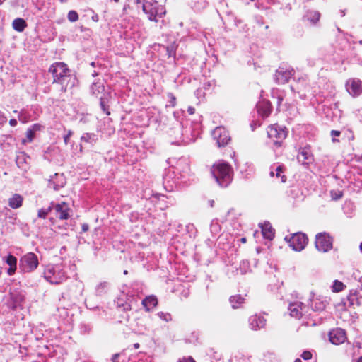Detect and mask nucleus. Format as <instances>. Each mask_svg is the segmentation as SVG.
Masks as SVG:
<instances>
[{"label": "nucleus", "instance_id": "43", "mask_svg": "<svg viewBox=\"0 0 362 362\" xmlns=\"http://www.w3.org/2000/svg\"><path fill=\"white\" fill-rule=\"evenodd\" d=\"M119 356V354H115L112 357V362H118V358Z\"/></svg>", "mask_w": 362, "mask_h": 362}, {"label": "nucleus", "instance_id": "33", "mask_svg": "<svg viewBox=\"0 0 362 362\" xmlns=\"http://www.w3.org/2000/svg\"><path fill=\"white\" fill-rule=\"evenodd\" d=\"M158 316L160 319L166 322H170L172 320V316L169 313L159 312L158 313Z\"/></svg>", "mask_w": 362, "mask_h": 362}, {"label": "nucleus", "instance_id": "44", "mask_svg": "<svg viewBox=\"0 0 362 362\" xmlns=\"http://www.w3.org/2000/svg\"><path fill=\"white\" fill-rule=\"evenodd\" d=\"M182 295L185 298H187L189 296V290L188 288L183 290Z\"/></svg>", "mask_w": 362, "mask_h": 362}, {"label": "nucleus", "instance_id": "4", "mask_svg": "<svg viewBox=\"0 0 362 362\" xmlns=\"http://www.w3.org/2000/svg\"><path fill=\"white\" fill-rule=\"evenodd\" d=\"M267 133L273 145L276 148L282 146L287 136L286 128L276 124L269 125L267 129Z\"/></svg>", "mask_w": 362, "mask_h": 362}, {"label": "nucleus", "instance_id": "38", "mask_svg": "<svg viewBox=\"0 0 362 362\" xmlns=\"http://www.w3.org/2000/svg\"><path fill=\"white\" fill-rule=\"evenodd\" d=\"M168 96L170 98V103L171 106L172 107H175L176 105V98H175V96L173 94H172V93H170L168 95Z\"/></svg>", "mask_w": 362, "mask_h": 362}, {"label": "nucleus", "instance_id": "48", "mask_svg": "<svg viewBox=\"0 0 362 362\" xmlns=\"http://www.w3.org/2000/svg\"><path fill=\"white\" fill-rule=\"evenodd\" d=\"M40 125L38 124H35L33 126V130H34V132H35V131L40 130Z\"/></svg>", "mask_w": 362, "mask_h": 362}, {"label": "nucleus", "instance_id": "8", "mask_svg": "<svg viewBox=\"0 0 362 362\" xmlns=\"http://www.w3.org/2000/svg\"><path fill=\"white\" fill-rule=\"evenodd\" d=\"M308 238L303 233H296L291 235L288 240L289 246L296 251H300L308 243Z\"/></svg>", "mask_w": 362, "mask_h": 362}, {"label": "nucleus", "instance_id": "23", "mask_svg": "<svg viewBox=\"0 0 362 362\" xmlns=\"http://www.w3.org/2000/svg\"><path fill=\"white\" fill-rule=\"evenodd\" d=\"M12 26L16 31L23 32L27 27V23L24 19L18 18L13 20Z\"/></svg>", "mask_w": 362, "mask_h": 362}, {"label": "nucleus", "instance_id": "16", "mask_svg": "<svg viewBox=\"0 0 362 362\" xmlns=\"http://www.w3.org/2000/svg\"><path fill=\"white\" fill-rule=\"evenodd\" d=\"M350 93L354 97H357L362 93V82L359 79H350L348 82Z\"/></svg>", "mask_w": 362, "mask_h": 362}, {"label": "nucleus", "instance_id": "17", "mask_svg": "<svg viewBox=\"0 0 362 362\" xmlns=\"http://www.w3.org/2000/svg\"><path fill=\"white\" fill-rule=\"evenodd\" d=\"M262 233L264 238L272 240L275 235V230L272 227L269 223H264L260 225Z\"/></svg>", "mask_w": 362, "mask_h": 362}, {"label": "nucleus", "instance_id": "30", "mask_svg": "<svg viewBox=\"0 0 362 362\" xmlns=\"http://www.w3.org/2000/svg\"><path fill=\"white\" fill-rule=\"evenodd\" d=\"M108 100L107 98L100 97V105L103 111L107 115H110V112L109 110V106L107 105Z\"/></svg>", "mask_w": 362, "mask_h": 362}, {"label": "nucleus", "instance_id": "28", "mask_svg": "<svg viewBox=\"0 0 362 362\" xmlns=\"http://www.w3.org/2000/svg\"><path fill=\"white\" fill-rule=\"evenodd\" d=\"M306 18L308 21L315 24L320 20V14L318 11H310L308 12Z\"/></svg>", "mask_w": 362, "mask_h": 362}, {"label": "nucleus", "instance_id": "45", "mask_svg": "<svg viewBox=\"0 0 362 362\" xmlns=\"http://www.w3.org/2000/svg\"><path fill=\"white\" fill-rule=\"evenodd\" d=\"M9 124L12 127H15L17 124V120L16 119H11L9 120Z\"/></svg>", "mask_w": 362, "mask_h": 362}, {"label": "nucleus", "instance_id": "29", "mask_svg": "<svg viewBox=\"0 0 362 362\" xmlns=\"http://www.w3.org/2000/svg\"><path fill=\"white\" fill-rule=\"evenodd\" d=\"M346 286L343 282L338 280H334L332 286V291L334 293H339L342 291L345 288Z\"/></svg>", "mask_w": 362, "mask_h": 362}, {"label": "nucleus", "instance_id": "11", "mask_svg": "<svg viewBox=\"0 0 362 362\" xmlns=\"http://www.w3.org/2000/svg\"><path fill=\"white\" fill-rule=\"evenodd\" d=\"M45 279L52 284H59L66 279V275L63 270L56 272L55 270L49 269L45 273Z\"/></svg>", "mask_w": 362, "mask_h": 362}, {"label": "nucleus", "instance_id": "19", "mask_svg": "<svg viewBox=\"0 0 362 362\" xmlns=\"http://www.w3.org/2000/svg\"><path fill=\"white\" fill-rule=\"evenodd\" d=\"M23 202V197L19 194H13L8 200V206L13 209L21 207Z\"/></svg>", "mask_w": 362, "mask_h": 362}, {"label": "nucleus", "instance_id": "22", "mask_svg": "<svg viewBox=\"0 0 362 362\" xmlns=\"http://www.w3.org/2000/svg\"><path fill=\"white\" fill-rule=\"evenodd\" d=\"M14 307L20 305L25 300V296L21 291H13L10 293Z\"/></svg>", "mask_w": 362, "mask_h": 362}, {"label": "nucleus", "instance_id": "55", "mask_svg": "<svg viewBox=\"0 0 362 362\" xmlns=\"http://www.w3.org/2000/svg\"><path fill=\"white\" fill-rule=\"evenodd\" d=\"M294 362H302L300 358H296Z\"/></svg>", "mask_w": 362, "mask_h": 362}, {"label": "nucleus", "instance_id": "1", "mask_svg": "<svg viewBox=\"0 0 362 362\" xmlns=\"http://www.w3.org/2000/svg\"><path fill=\"white\" fill-rule=\"evenodd\" d=\"M49 72L52 75V83L59 84L62 92L65 93L68 89L74 87V78H72L66 64L55 62L49 68Z\"/></svg>", "mask_w": 362, "mask_h": 362}, {"label": "nucleus", "instance_id": "40", "mask_svg": "<svg viewBox=\"0 0 362 362\" xmlns=\"http://www.w3.org/2000/svg\"><path fill=\"white\" fill-rule=\"evenodd\" d=\"M330 134L332 136H339L341 134V132L338 130H332Z\"/></svg>", "mask_w": 362, "mask_h": 362}, {"label": "nucleus", "instance_id": "7", "mask_svg": "<svg viewBox=\"0 0 362 362\" xmlns=\"http://www.w3.org/2000/svg\"><path fill=\"white\" fill-rule=\"evenodd\" d=\"M52 209L54 210L56 218L59 220H68L71 217V209L68 203L61 202L54 204L52 203Z\"/></svg>", "mask_w": 362, "mask_h": 362}, {"label": "nucleus", "instance_id": "12", "mask_svg": "<svg viewBox=\"0 0 362 362\" xmlns=\"http://www.w3.org/2000/svg\"><path fill=\"white\" fill-rule=\"evenodd\" d=\"M346 339V332L341 328L333 329L329 333V339L334 345L344 343Z\"/></svg>", "mask_w": 362, "mask_h": 362}, {"label": "nucleus", "instance_id": "14", "mask_svg": "<svg viewBox=\"0 0 362 362\" xmlns=\"http://www.w3.org/2000/svg\"><path fill=\"white\" fill-rule=\"evenodd\" d=\"M249 322L250 328L253 330H257L264 328L267 323L265 318L257 315L251 316L249 319Z\"/></svg>", "mask_w": 362, "mask_h": 362}, {"label": "nucleus", "instance_id": "34", "mask_svg": "<svg viewBox=\"0 0 362 362\" xmlns=\"http://www.w3.org/2000/svg\"><path fill=\"white\" fill-rule=\"evenodd\" d=\"M68 20L71 22H76L78 20V14L76 11H70L67 15Z\"/></svg>", "mask_w": 362, "mask_h": 362}, {"label": "nucleus", "instance_id": "25", "mask_svg": "<svg viewBox=\"0 0 362 362\" xmlns=\"http://www.w3.org/2000/svg\"><path fill=\"white\" fill-rule=\"evenodd\" d=\"M105 90V86L103 83L97 81L93 83L91 86V91L93 95L98 96Z\"/></svg>", "mask_w": 362, "mask_h": 362}, {"label": "nucleus", "instance_id": "31", "mask_svg": "<svg viewBox=\"0 0 362 362\" xmlns=\"http://www.w3.org/2000/svg\"><path fill=\"white\" fill-rule=\"evenodd\" d=\"M52 210V206H49L47 209H41L38 210L37 211V217L40 218L45 219L47 215L51 212Z\"/></svg>", "mask_w": 362, "mask_h": 362}, {"label": "nucleus", "instance_id": "58", "mask_svg": "<svg viewBox=\"0 0 362 362\" xmlns=\"http://www.w3.org/2000/svg\"><path fill=\"white\" fill-rule=\"evenodd\" d=\"M360 250H361V251L362 252V243H361V245H360Z\"/></svg>", "mask_w": 362, "mask_h": 362}, {"label": "nucleus", "instance_id": "35", "mask_svg": "<svg viewBox=\"0 0 362 362\" xmlns=\"http://www.w3.org/2000/svg\"><path fill=\"white\" fill-rule=\"evenodd\" d=\"M26 137H27L28 141L31 142L35 137L34 130L30 129H28L26 132Z\"/></svg>", "mask_w": 362, "mask_h": 362}, {"label": "nucleus", "instance_id": "21", "mask_svg": "<svg viewBox=\"0 0 362 362\" xmlns=\"http://www.w3.org/2000/svg\"><path fill=\"white\" fill-rule=\"evenodd\" d=\"M6 262L9 265L7 273L9 276H12L15 274L17 269V258L9 254L6 259Z\"/></svg>", "mask_w": 362, "mask_h": 362}, {"label": "nucleus", "instance_id": "15", "mask_svg": "<svg viewBox=\"0 0 362 362\" xmlns=\"http://www.w3.org/2000/svg\"><path fill=\"white\" fill-rule=\"evenodd\" d=\"M257 112L262 118L268 117L272 110V105L268 101H262L257 105Z\"/></svg>", "mask_w": 362, "mask_h": 362}, {"label": "nucleus", "instance_id": "51", "mask_svg": "<svg viewBox=\"0 0 362 362\" xmlns=\"http://www.w3.org/2000/svg\"><path fill=\"white\" fill-rule=\"evenodd\" d=\"M140 346L139 344V343H136L134 344V349H139Z\"/></svg>", "mask_w": 362, "mask_h": 362}, {"label": "nucleus", "instance_id": "20", "mask_svg": "<svg viewBox=\"0 0 362 362\" xmlns=\"http://www.w3.org/2000/svg\"><path fill=\"white\" fill-rule=\"evenodd\" d=\"M142 305L144 307L146 312L156 307L158 305V299L154 296H149L146 297L141 302Z\"/></svg>", "mask_w": 362, "mask_h": 362}, {"label": "nucleus", "instance_id": "52", "mask_svg": "<svg viewBox=\"0 0 362 362\" xmlns=\"http://www.w3.org/2000/svg\"><path fill=\"white\" fill-rule=\"evenodd\" d=\"M127 8H129V5H125L123 8V10L124 11H126Z\"/></svg>", "mask_w": 362, "mask_h": 362}, {"label": "nucleus", "instance_id": "13", "mask_svg": "<svg viewBox=\"0 0 362 362\" xmlns=\"http://www.w3.org/2000/svg\"><path fill=\"white\" fill-rule=\"evenodd\" d=\"M362 300V288H351L349 291V293L347 296V300L349 301V305L354 308L358 307L361 304Z\"/></svg>", "mask_w": 362, "mask_h": 362}, {"label": "nucleus", "instance_id": "49", "mask_svg": "<svg viewBox=\"0 0 362 362\" xmlns=\"http://www.w3.org/2000/svg\"><path fill=\"white\" fill-rule=\"evenodd\" d=\"M240 241L242 243H247V238L245 237H243V238H240Z\"/></svg>", "mask_w": 362, "mask_h": 362}, {"label": "nucleus", "instance_id": "54", "mask_svg": "<svg viewBox=\"0 0 362 362\" xmlns=\"http://www.w3.org/2000/svg\"><path fill=\"white\" fill-rule=\"evenodd\" d=\"M61 3H66L68 0H59Z\"/></svg>", "mask_w": 362, "mask_h": 362}, {"label": "nucleus", "instance_id": "57", "mask_svg": "<svg viewBox=\"0 0 362 362\" xmlns=\"http://www.w3.org/2000/svg\"><path fill=\"white\" fill-rule=\"evenodd\" d=\"M210 205H211V206H214V201H211V202H210Z\"/></svg>", "mask_w": 362, "mask_h": 362}, {"label": "nucleus", "instance_id": "32", "mask_svg": "<svg viewBox=\"0 0 362 362\" xmlns=\"http://www.w3.org/2000/svg\"><path fill=\"white\" fill-rule=\"evenodd\" d=\"M331 197L333 200H338L341 199L343 196V192L339 189L331 190L330 192Z\"/></svg>", "mask_w": 362, "mask_h": 362}, {"label": "nucleus", "instance_id": "5", "mask_svg": "<svg viewBox=\"0 0 362 362\" xmlns=\"http://www.w3.org/2000/svg\"><path fill=\"white\" fill-rule=\"evenodd\" d=\"M315 245L318 251L327 252L333 247V238L327 233H319L315 236Z\"/></svg>", "mask_w": 362, "mask_h": 362}, {"label": "nucleus", "instance_id": "59", "mask_svg": "<svg viewBox=\"0 0 362 362\" xmlns=\"http://www.w3.org/2000/svg\"><path fill=\"white\" fill-rule=\"evenodd\" d=\"M115 2L118 3L119 0H113Z\"/></svg>", "mask_w": 362, "mask_h": 362}, {"label": "nucleus", "instance_id": "27", "mask_svg": "<svg viewBox=\"0 0 362 362\" xmlns=\"http://www.w3.org/2000/svg\"><path fill=\"white\" fill-rule=\"evenodd\" d=\"M245 299L240 295H235L232 296L230 298V302L233 308H237L239 305H241L244 303Z\"/></svg>", "mask_w": 362, "mask_h": 362}, {"label": "nucleus", "instance_id": "24", "mask_svg": "<svg viewBox=\"0 0 362 362\" xmlns=\"http://www.w3.org/2000/svg\"><path fill=\"white\" fill-rule=\"evenodd\" d=\"M299 158H302V162L305 164H309L313 160L310 151L305 148L300 151Z\"/></svg>", "mask_w": 362, "mask_h": 362}, {"label": "nucleus", "instance_id": "47", "mask_svg": "<svg viewBox=\"0 0 362 362\" xmlns=\"http://www.w3.org/2000/svg\"><path fill=\"white\" fill-rule=\"evenodd\" d=\"M124 310L129 311L132 309V307L129 304L123 305Z\"/></svg>", "mask_w": 362, "mask_h": 362}, {"label": "nucleus", "instance_id": "46", "mask_svg": "<svg viewBox=\"0 0 362 362\" xmlns=\"http://www.w3.org/2000/svg\"><path fill=\"white\" fill-rule=\"evenodd\" d=\"M187 112L189 115H193L195 112V109L192 107H189L187 109Z\"/></svg>", "mask_w": 362, "mask_h": 362}, {"label": "nucleus", "instance_id": "36", "mask_svg": "<svg viewBox=\"0 0 362 362\" xmlns=\"http://www.w3.org/2000/svg\"><path fill=\"white\" fill-rule=\"evenodd\" d=\"M312 353L309 351H304L300 355L304 360H310L312 358Z\"/></svg>", "mask_w": 362, "mask_h": 362}, {"label": "nucleus", "instance_id": "41", "mask_svg": "<svg viewBox=\"0 0 362 362\" xmlns=\"http://www.w3.org/2000/svg\"><path fill=\"white\" fill-rule=\"evenodd\" d=\"M90 139V134H86L85 135H83L81 137V140L85 142H88Z\"/></svg>", "mask_w": 362, "mask_h": 362}, {"label": "nucleus", "instance_id": "37", "mask_svg": "<svg viewBox=\"0 0 362 362\" xmlns=\"http://www.w3.org/2000/svg\"><path fill=\"white\" fill-rule=\"evenodd\" d=\"M178 362H196L192 356L183 357Z\"/></svg>", "mask_w": 362, "mask_h": 362}, {"label": "nucleus", "instance_id": "50", "mask_svg": "<svg viewBox=\"0 0 362 362\" xmlns=\"http://www.w3.org/2000/svg\"><path fill=\"white\" fill-rule=\"evenodd\" d=\"M275 173H276V172L274 173V171L272 170V171L269 173V175H270V177H273L275 175Z\"/></svg>", "mask_w": 362, "mask_h": 362}, {"label": "nucleus", "instance_id": "2", "mask_svg": "<svg viewBox=\"0 0 362 362\" xmlns=\"http://www.w3.org/2000/svg\"><path fill=\"white\" fill-rule=\"evenodd\" d=\"M211 173L218 184L222 187H226L233 179V168L228 163L223 160L215 163L211 166Z\"/></svg>", "mask_w": 362, "mask_h": 362}, {"label": "nucleus", "instance_id": "56", "mask_svg": "<svg viewBox=\"0 0 362 362\" xmlns=\"http://www.w3.org/2000/svg\"><path fill=\"white\" fill-rule=\"evenodd\" d=\"M357 362H362V356L360 357L358 359V361Z\"/></svg>", "mask_w": 362, "mask_h": 362}, {"label": "nucleus", "instance_id": "39", "mask_svg": "<svg viewBox=\"0 0 362 362\" xmlns=\"http://www.w3.org/2000/svg\"><path fill=\"white\" fill-rule=\"evenodd\" d=\"M71 134H72V132L71 131H69L68 132V134L66 136H64V140L65 144H67L69 143V140L70 137L71 136Z\"/></svg>", "mask_w": 362, "mask_h": 362}, {"label": "nucleus", "instance_id": "42", "mask_svg": "<svg viewBox=\"0 0 362 362\" xmlns=\"http://www.w3.org/2000/svg\"><path fill=\"white\" fill-rule=\"evenodd\" d=\"M81 229H82V231H83V233L87 232V231L89 230V226H88V223H83V224H82Z\"/></svg>", "mask_w": 362, "mask_h": 362}, {"label": "nucleus", "instance_id": "6", "mask_svg": "<svg viewBox=\"0 0 362 362\" xmlns=\"http://www.w3.org/2000/svg\"><path fill=\"white\" fill-rule=\"evenodd\" d=\"M39 265L37 256L33 252H28L20 259V268L24 272H31L37 269Z\"/></svg>", "mask_w": 362, "mask_h": 362}, {"label": "nucleus", "instance_id": "53", "mask_svg": "<svg viewBox=\"0 0 362 362\" xmlns=\"http://www.w3.org/2000/svg\"><path fill=\"white\" fill-rule=\"evenodd\" d=\"M136 4H140L141 1L143 2V0H134Z\"/></svg>", "mask_w": 362, "mask_h": 362}, {"label": "nucleus", "instance_id": "18", "mask_svg": "<svg viewBox=\"0 0 362 362\" xmlns=\"http://www.w3.org/2000/svg\"><path fill=\"white\" fill-rule=\"evenodd\" d=\"M290 315L296 318L300 319L303 315V309L301 303H291L288 307Z\"/></svg>", "mask_w": 362, "mask_h": 362}, {"label": "nucleus", "instance_id": "3", "mask_svg": "<svg viewBox=\"0 0 362 362\" xmlns=\"http://www.w3.org/2000/svg\"><path fill=\"white\" fill-rule=\"evenodd\" d=\"M143 11L151 21L157 22L158 18L163 17L166 10L164 6L153 0H143Z\"/></svg>", "mask_w": 362, "mask_h": 362}, {"label": "nucleus", "instance_id": "10", "mask_svg": "<svg viewBox=\"0 0 362 362\" xmlns=\"http://www.w3.org/2000/svg\"><path fill=\"white\" fill-rule=\"evenodd\" d=\"M294 69L279 67L275 73V81L279 84H285L294 75Z\"/></svg>", "mask_w": 362, "mask_h": 362}, {"label": "nucleus", "instance_id": "9", "mask_svg": "<svg viewBox=\"0 0 362 362\" xmlns=\"http://www.w3.org/2000/svg\"><path fill=\"white\" fill-rule=\"evenodd\" d=\"M213 137L218 147L226 146L230 141L228 131L223 127H218L214 130Z\"/></svg>", "mask_w": 362, "mask_h": 362}, {"label": "nucleus", "instance_id": "26", "mask_svg": "<svg viewBox=\"0 0 362 362\" xmlns=\"http://www.w3.org/2000/svg\"><path fill=\"white\" fill-rule=\"evenodd\" d=\"M286 171V168L283 165H279L277 166V168L275 169V175L277 178H281V182L282 183H285L287 180V177L285 175L284 173Z\"/></svg>", "mask_w": 362, "mask_h": 362}]
</instances>
